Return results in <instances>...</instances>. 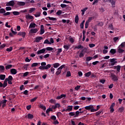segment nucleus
<instances>
[{
    "label": "nucleus",
    "mask_w": 125,
    "mask_h": 125,
    "mask_svg": "<svg viewBox=\"0 0 125 125\" xmlns=\"http://www.w3.org/2000/svg\"><path fill=\"white\" fill-rule=\"evenodd\" d=\"M41 64V66L39 67L40 70H48L49 68L51 67V64H48L46 65V62H42Z\"/></svg>",
    "instance_id": "nucleus-1"
},
{
    "label": "nucleus",
    "mask_w": 125,
    "mask_h": 125,
    "mask_svg": "<svg viewBox=\"0 0 125 125\" xmlns=\"http://www.w3.org/2000/svg\"><path fill=\"white\" fill-rule=\"evenodd\" d=\"M110 60V62H111L110 64H109V66H114V65H115L116 64H117V63H118V62H117V59H109Z\"/></svg>",
    "instance_id": "nucleus-2"
},
{
    "label": "nucleus",
    "mask_w": 125,
    "mask_h": 125,
    "mask_svg": "<svg viewBox=\"0 0 125 125\" xmlns=\"http://www.w3.org/2000/svg\"><path fill=\"white\" fill-rule=\"evenodd\" d=\"M15 5V2L14 0H11L6 4V6H14Z\"/></svg>",
    "instance_id": "nucleus-3"
},
{
    "label": "nucleus",
    "mask_w": 125,
    "mask_h": 125,
    "mask_svg": "<svg viewBox=\"0 0 125 125\" xmlns=\"http://www.w3.org/2000/svg\"><path fill=\"white\" fill-rule=\"evenodd\" d=\"M84 108L85 110H90V112H93V111H92V110H93V105H90L88 106H85Z\"/></svg>",
    "instance_id": "nucleus-4"
},
{
    "label": "nucleus",
    "mask_w": 125,
    "mask_h": 125,
    "mask_svg": "<svg viewBox=\"0 0 125 125\" xmlns=\"http://www.w3.org/2000/svg\"><path fill=\"white\" fill-rule=\"evenodd\" d=\"M123 47H120V46H119L117 48V52L118 53H120V54H122V53H124V52H125V50L123 49H122Z\"/></svg>",
    "instance_id": "nucleus-5"
},
{
    "label": "nucleus",
    "mask_w": 125,
    "mask_h": 125,
    "mask_svg": "<svg viewBox=\"0 0 125 125\" xmlns=\"http://www.w3.org/2000/svg\"><path fill=\"white\" fill-rule=\"evenodd\" d=\"M18 35V36H21L23 37V39H25V37H26V32H20Z\"/></svg>",
    "instance_id": "nucleus-6"
},
{
    "label": "nucleus",
    "mask_w": 125,
    "mask_h": 125,
    "mask_svg": "<svg viewBox=\"0 0 125 125\" xmlns=\"http://www.w3.org/2000/svg\"><path fill=\"white\" fill-rule=\"evenodd\" d=\"M115 106V103H113L111 104L110 107V113H113L115 111V109H114V106Z\"/></svg>",
    "instance_id": "nucleus-7"
},
{
    "label": "nucleus",
    "mask_w": 125,
    "mask_h": 125,
    "mask_svg": "<svg viewBox=\"0 0 125 125\" xmlns=\"http://www.w3.org/2000/svg\"><path fill=\"white\" fill-rule=\"evenodd\" d=\"M45 50H46L45 48H43L42 49H41V50L38 51L37 53L38 55L42 54V53H44V52H45Z\"/></svg>",
    "instance_id": "nucleus-8"
},
{
    "label": "nucleus",
    "mask_w": 125,
    "mask_h": 125,
    "mask_svg": "<svg viewBox=\"0 0 125 125\" xmlns=\"http://www.w3.org/2000/svg\"><path fill=\"white\" fill-rule=\"evenodd\" d=\"M17 4H18V5H19V6H24V5L26 4V3L23 1H17Z\"/></svg>",
    "instance_id": "nucleus-9"
},
{
    "label": "nucleus",
    "mask_w": 125,
    "mask_h": 125,
    "mask_svg": "<svg viewBox=\"0 0 125 125\" xmlns=\"http://www.w3.org/2000/svg\"><path fill=\"white\" fill-rule=\"evenodd\" d=\"M111 77L112 78V80L114 82H117L118 81V77L115 74H111Z\"/></svg>",
    "instance_id": "nucleus-10"
},
{
    "label": "nucleus",
    "mask_w": 125,
    "mask_h": 125,
    "mask_svg": "<svg viewBox=\"0 0 125 125\" xmlns=\"http://www.w3.org/2000/svg\"><path fill=\"white\" fill-rule=\"evenodd\" d=\"M25 18L26 20H31L32 19H34V17L33 16H31L30 15H26L25 16Z\"/></svg>",
    "instance_id": "nucleus-11"
},
{
    "label": "nucleus",
    "mask_w": 125,
    "mask_h": 125,
    "mask_svg": "<svg viewBox=\"0 0 125 125\" xmlns=\"http://www.w3.org/2000/svg\"><path fill=\"white\" fill-rule=\"evenodd\" d=\"M10 72L12 74V75H16L17 73V70L15 68H12L10 70Z\"/></svg>",
    "instance_id": "nucleus-12"
},
{
    "label": "nucleus",
    "mask_w": 125,
    "mask_h": 125,
    "mask_svg": "<svg viewBox=\"0 0 125 125\" xmlns=\"http://www.w3.org/2000/svg\"><path fill=\"white\" fill-rule=\"evenodd\" d=\"M42 37L38 36L35 39L36 42H40L42 40Z\"/></svg>",
    "instance_id": "nucleus-13"
},
{
    "label": "nucleus",
    "mask_w": 125,
    "mask_h": 125,
    "mask_svg": "<svg viewBox=\"0 0 125 125\" xmlns=\"http://www.w3.org/2000/svg\"><path fill=\"white\" fill-rule=\"evenodd\" d=\"M84 56V51L83 50L81 51L79 55L80 58H82V57H83Z\"/></svg>",
    "instance_id": "nucleus-14"
},
{
    "label": "nucleus",
    "mask_w": 125,
    "mask_h": 125,
    "mask_svg": "<svg viewBox=\"0 0 125 125\" xmlns=\"http://www.w3.org/2000/svg\"><path fill=\"white\" fill-rule=\"evenodd\" d=\"M72 110H73V106L72 105L67 106V108L66 109V111L67 112H72Z\"/></svg>",
    "instance_id": "nucleus-15"
},
{
    "label": "nucleus",
    "mask_w": 125,
    "mask_h": 125,
    "mask_svg": "<svg viewBox=\"0 0 125 125\" xmlns=\"http://www.w3.org/2000/svg\"><path fill=\"white\" fill-rule=\"evenodd\" d=\"M46 20H50L51 21H55V20H57V19H56V18H53V17H48L47 18H45Z\"/></svg>",
    "instance_id": "nucleus-16"
},
{
    "label": "nucleus",
    "mask_w": 125,
    "mask_h": 125,
    "mask_svg": "<svg viewBox=\"0 0 125 125\" xmlns=\"http://www.w3.org/2000/svg\"><path fill=\"white\" fill-rule=\"evenodd\" d=\"M5 67L3 65H0V73H4Z\"/></svg>",
    "instance_id": "nucleus-17"
},
{
    "label": "nucleus",
    "mask_w": 125,
    "mask_h": 125,
    "mask_svg": "<svg viewBox=\"0 0 125 125\" xmlns=\"http://www.w3.org/2000/svg\"><path fill=\"white\" fill-rule=\"evenodd\" d=\"M36 26H37V24H36V23H31L29 26V29L31 28H36Z\"/></svg>",
    "instance_id": "nucleus-18"
},
{
    "label": "nucleus",
    "mask_w": 125,
    "mask_h": 125,
    "mask_svg": "<svg viewBox=\"0 0 125 125\" xmlns=\"http://www.w3.org/2000/svg\"><path fill=\"white\" fill-rule=\"evenodd\" d=\"M30 32L32 34H36V33H37V32H38V29H37V28L31 29L30 30Z\"/></svg>",
    "instance_id": "nucleus-19"
},
{
    "label": "nucleus",
    "mask_w": 125,
    "mask_h": 125,
    "mask_svg": "<svg viewBox=\"0 0 125 125\" xmlns=\"http://www.w3.org/2000/svg\"><path fill=\"white\" fill-rule=\"evenodd\" d=\"M103 113H104L103 110H100L96 113L95 115L96 116V117H97V116H99V115H100V114H103Z\"/></svg>",
    "instance_id": "nucleus-20"
},
{
    "label": "nucleus",
    "mask_w": 125,
    "mask_h": 125,
    "mask_svg": "<svg viewBox=\"0 0 125 125\" xmlns=\"http://www.w3.org/2000/svg\"><path fill=\"white\" fill-rule=\"evenodd\" d=\"M110 53L111 54H115L117 53V50L116 49H111L110 51Z\"/></svg>",
    "instance_id": "nucleus-21"
},
{
    "label": "nucleus",
    "mask_w": 125,
    "mask_h": 125,
    "mask_svg": "<svg viewBox=\"0 0 125 125\" xmlns=\"http://www.w3.org/2000/svg\"><path fill=\"white\" fill-rule=\"evenodd\" d=\"M5 80L7 82V81H13V77H12V76L10 75L8 76V78H6Z\"/></svg>",
    "instance_id": "nucleus-22"
},
{
    "label": "nucleus",
    "mask_w": 125,
    "mask_h": 125,
    "mask_svg": "<svg viewBox=\"0 0 125 125\" xmlns=\"http://www.w3.org/2000/svg\"><path fill=\"white\" fill-rule=\"evenodd\" d=\"M109 2L111 4L112 7H115V5H116V2H115L114 0H110Z\"/></svg>",
    "instance_id": "nucleus-23"
},
{
    "label": "nucleus",
    "mask_w": 125,
    "mask_h": 125,
    "mask_svg": "<svg viewBox=\"0 0 125 125\" xmlns=\"http://www.w3.org/2000/svg\"><path fill=\"white\" fill-rule=\"evenodd\" d=\"M100 107H101L100 105H97V108L95 109H94V107L93 106V109L92 110V111H93V112H96L100 109Z\"/></svg>",
    "instance_id": "nucleus-24"
},
{
    "label": "nucleus",
    "mask_w": 125,
    "mask_h": 125,
    "mask_svg": "<svg viewBox=\"0 0 125 125\" xmlns=\"http://www.w3.org/2000/svg\"><path fill=\"white\" fill-rule=\"evenodd\" d=\"M5 79V75L4 74H1L0 75V80L1 81H4Z\"/></svg>",
    "instance_id": "nucleus-25"
},
{
    "label": "nucleus",
    "mask_w": 125,
    "mask_h": 125,
    "mask_svg": "<svg viewBox=\"0 0 125 125\" xmlns=\"http://www.w3.org/2000/svg\"><path fill=\"white\" fill-rule=\"evenodd\" d=\"M7 86V81L5 79L3 83V88H4Z\"/></svg>",
    "instance_id": "nucleus-26"
},
{
    "label": "nucleus",
    "mask_w": 125,
    "mask_h": 125,
    "mask_svg": "<svg viewBox=\"0 0 125 125\" xmlns=\"http://www.w3.org/2000/svg\"><path fill=\"white\" fill-rule=\"evenodd\" d=\"M49 102L51 104H56V101L54 99H51L49 101Z\"/></svg>",
    "instance_id": "nucleus-27"
},
{
    "label": "nucleus",
    "mask_w": 125,
    "mask_h": 125,
    "mask_svg": "<svg viewBox=\"0 0 125 125\" xmlns=\"http://www.w3.org/2000/svg\"><path fill=\"white\" fill-rule=\"evenodd\" d=\"M47 51H52L54 49L51 47H47L45 48Z\"/></svg>",
    "instance_id": "nucleus-28"
},
{
    "label": "nucleus",
    "mask_w": 125,
    "mask_h": 125,
    "mask_svg": "<svg viewBox=\"0 0 125 125\" xmlns=\"http://www.w3.org/2000/svg\"><path fill=\"white\" fill-rule=\"evenodd\" d=\"M60 66V64L58 62L55 63L53 64V67L54 68H58Z\"/></svg>",
    "instance_id": "nucleus-29"
},
{
    "label": "nucleus",
    "mask_w": 125,
    "mask_h": 125,
    "mask_svg": "<svg viewBox=\"0 0 125 125\" xmlns=\"http://www.w3.org/2000/svg\"><path fill=\"white\" fill-rule=\"evenodd\" d=\"M61 52H62V48L58 49V51L57 52L56 56H58L60 54Z\"/></svg>",
    "instance_id": "nucleus-30"
},
{
    "label": "nucleus",
    "mask_w": 125,
    "mask_h": 125,
    "mask_svg": "<svg viewBox=\"0 0 125 125\" xmlns=\"http://www.w3.org/2000/svg\"><path fill=\"white\" fill-rule=\"evenodd\" d=\"M75 23H76V24H78V23H79V16L78 15H76L75 16Z\"/></svg>",
    "instance_id": "nucleus-31"
},
{
    "label": "nucleus",
    "mask_w": 125,
    "mask_h": 125,
    "mask_svg": "<svg viewBox=\"0 0 125 125\" xmlns=\"http://www.w3.org/2000/svg\"><path fill=\"white\" fill-rule=\"evenodd\" d=\"M11 68H12V64H8L5 66V69L6 70L11 69Z\"/></svg>",
    "instance_id": "nucleus-32"
},
{
    "label": "nucleus",
    "mask_w": 125,
    "mask_h": 125,
    "mask_svg": "<svg viewBox=\"0 0 125 125\" xmlns=\"http://www.w3.org/2000/svg\"><path fill=\"white\" fill-rule=\"evenodd\" d=\"M80 115V111H77L76 112H75V116H74V118H78Z\"/></svg>",
    "instance_id": "nucleus-33"
},
{
    "label": "nucleus",
    "mask_w": 125,
    "mask_h": 125,
    "mask_svg": "<svg viewBox=\"0 0 125 125\" xmlns=\"http://www.w3.org/2000/svg\"><path fill=\"white\" fill-rule=\"evenodd\" d=\"M40 108H41V109H42L43 111H45L46 110V107H45V106L42 104H40Z\"/></svg>",
    "instance_id": "nucleus-34"
},
{
    "label": "nucleus",
    "mask_w": 125,
    "mask_h": 125,
    "mask_svg": "<svg viewBox=\"0 0 125 125\" xmlns=\"http://www.w3.org/2000/svg\"><path fill=\"white\" fill-rule=\"evenodd\" d=\"M39 64H41V63L34 62L32 64L31 67H32V68H33L34 67H37V66H38V65H39Z\"/></svg>",
    "instance_id": "nucleus-35"
},
{
    "label": "nucleus",
    "mask_w": 125,
    "mask_h": 125,
    "mask_svg": "<svg viewBox=\"0 0 125 125\" xmlns=\"http://www.w3.org/2000/svg\"><path fill=\"white\" fill-rule=\"evenodd\" d=\"M86 10H87V7H85V8L81 10L82 11V15H83L84 14V12H85V11H86Z\"/></svg>",
    "instance_id": "nucleus-36"
},
{
    "label": "nucleus",
    "mask_w": 125,
    "mask_h": 125,
    "mask_svg": "<svg viewBox=\"0 0 125 125\" xmlns=\"http://www.w3.org/2000/svg\"><path fill=\"white\" fill-rule=\"evenodd\" d=\"M75 48H77V49H83V47L82 45H79L78 46H75Z\"/></svg>",
    "instance_id": "nucleus-37"
},
{
    "label": "nucleus",
    "mask_w": 125,
    "mask_h": 125,
    "mask_svg": "<svg viewBox=\"0 0 125 125\" xmlns=\"http://www.w3.org/2000/svg\"><path fill=\"white\" fill-rule=\"evenodd\" d=\"M13 14L14 15H15L16 16H18L20 14V13L18 11H14L12 12Z\"/></svg>",
    "instance_id": "nucleus-38"
},
{
    "label": "nucleus",
    "mask_w": 125,
    "mask_h": 125,
    "mask_svg": "<svg viewBox=\"0 0 125 125\" xmlns=\"http://www.w3.org/2000/svg\"><path fill=\"white\" fill-rule=\"evenodd\" d=\"M92 57H87L86 59V62H88L90 60H92Z\"/></svg>",
    "instance_id": "nucleus-39"
},
{
    "label": "nucleus",
    "mask_w": 125,
    "mask_h": 125,
    "mask_svg": "<svg viewBox=\"0 0 125 125\" xmlns=\"http://www.w3.org/2000/svg\"><path fill=\"white\" fill-rule=\"evenodd\" d=\"M44 44H51V43L50 42H49V41H48V40L47 39H46L44 42H43Z\"/></svg>",
    "instance_id": "nucleus-40"
},
{
    "label": "nucleus",
    "mask_w": 125,
    "mask_h": 125,
    "mask_svg": "<svg viewBox=\"0 0 125 125\" xmlns=\"http://www.w3.org/2000/svg\"><path fill=\"white\" fill-rule=\"evenodd\" d=\"M28 119H34V115L31 114H28L27 115Z\"/></svg>",
    "instance_id": "nucleus-41"
},
{
    "label": "nucleus",
    "mask_w": 125,
    "mask_h": 125,
    "mask_svg": "<svg viewBox=\"0 0 125 125\" xmlns=\"http://www.w3.org/2000/svg\"><path fill=\"white\" fill-rule=\"evenodd\" d=\"M91 75V72H87L85 74H84V76L85 77H89V76H90Z\"/></svg>",
    "instance_id": "nucleus-42"
},
{
    "label": "nucleus",
    "mask_w": 125,
    "mask_h": 125,
    "mask_svg": "<svg viewBox=\"0 0 125 125\" xmlns=\"http://www.w3.org/2000/svg\"><path fill=\"white\" fill-rule=\"evenodd\" d=\"M22 75H23V77H27V76H28V75H29V74H30V72H26L24 73H21Z\"/></svg>",
    "instance_id": "nucleus-43"
},
{
    "label": "nucleus",
    "mask_w": 125,
    "mask_h": 125,
    "mask_svg": "<svg viewBox=\"0 0 125 125\" xmlns=\"http://www.w3.org/2000/svg\"><path fill=\"white\" fill-rule=\"evenodd\" d=\"M5 12V10L4 8H1L0 9V13L1 14H4Z\"/></svg>",
    "instance_id": "nucleus-44"
},
{
    "label": "nucleus",
    "mask_w": 125,
    "mask_h": 125,
    "mask_svg": "<svg viewBox=\"0 0 125 125\" xmlns=\"http://www.w3.org/2000/svg\"><path fill=\"white\" fill-rule=\"evenodd\" d=\"M57 15H58V16L61 15V14H62V10H58L57 13H56Z\"/></svg>",
    "instance_id": "nucleus-45"
},
{
    "label": "nucleus",
    "mask_w": 125,
    "mask_h": 125,
    "mask_svg": "<svg viewBox=\"0 0 125 125\" xmlns=\"http://www.w3.org/2000/svg\"><path fill=\"white\" fill-rule=\"evenodd\" d=\"M35 10H36V9L35 8H31L29 9V13H32V12H33V11H35Z\"/></svg>",
    "instance_id": "nucleus-46"
},
{
    "label": "nucleus",
    "mask_w": 125,
    "mask_h": 125,
    "mask_svg": "<svg viewBox=\"0 0 125 125\" xmlns=\"http://www.w3.org/2000/svg\"><path fill=\"white\" fill-rule=\"evenodd\" d=\"M34 16H35V17H40V16H41V12H37L36 14L34 15Z\"/></svg>",
    "instance_id": "nucleus-47"
},
{
    "label": "nucleus",
    "mask_w": 125,
    "mask_h": 125,
    "mask_svg": "<svg viewBox=\"0 0 125 125\" xmlns=\"http://www.w3.org/2000/svg\"><path fill=\"white\" fill-rule=\"evenodd\" d=\"M37 99H38V97H36L33 99H32L30 100V102L32 103V102H35V101H36V100H37Z\"/></svg>",
    "instance_id": "nucleus-48"
},
{
    "label": "nucleus",
    "mask_w": 125,
    "mask_h": 125,
    "mask_svg": "<svg viewBox=\"0 0 125 125\" xmlns=\"http://www.w3.org/2000/svg\"><path fill=\"white\" fill-rule=\"evenodd\" d=\"M12 47H10L9 48L6 49V51H8V52H10V51H12Z\"/></svg>",
    "instance_id": "nucleus-49"
},
{
    "label": "nucleus",
    "mask_w": 125,
    "mask_h": 125,
    "mask_svg": "<svg viewBox=\"0 0 125 125\" xmlns=\"http://www.w3.org/2000/svg\"><path fill=\"white\" fill-rule=\"evenodd\" d=\"M93 17H89L86 21L89 23L90 22H91V21L93 20Z\"/></svg>",
    "instance_id": "nucleus-50"
},
{
    "label": "nucleus",
    "mask_w": 125,
    "mask_h": 125,
    "mask_svg": "<svg viewBox=\"0 0 125 125\" xmlns=\"http://www.w3.org/2000/svg\"><path fill=\"white\" fill-rule=\"evenodd\" d=\"M88 25H89V22H88V21H86L85 23V29H87V28H88Z\"/></svg>",
    "instance_id": "nucleus-51"
},
{
    "label": "nucleus",
    "mask_w": 125,
    "mask_h": 125,
    "mask_svg": "<svg viewBox=\"0 0 125 125\" xmlns=\"http://www.w3.org/2000/svg\"><path fill=\"white\" fill-rule=\"evenodd\" d=\"M66 77H67V78L69 77H71V72H70L69 71H67Z\"/></svg>",
    "instance_id": "nucleus-52"
},
{
    "label": "nucleus",
    "mask_w": 125,
    "mask_h": 125,
    "mask_svg": "<svg viewBox=\"0 0 125 125\" xmlns=\"http://www.w3.org/2000/svg\"><path fill=\"white\" fill-rule=\"evenodd\" d=\"M61 74V70L59 69L56 72V74L57 76H58Z\"/></svg>",
    "instance_id": "nucleus-53"
},
{
    "label": "nucleus",
    "mask_w": 125,
    "mask_h": 125,
    "mask_svg": "<svg viewBox=\"0 0 125 125\" xmlns=\"http://www.w3.org/2000/svg\"><path fill=\"white\" fill-rule=\"evenodd\" d=\"M119 46H120V47H122L123 48H124V47H125V42H122V43L119 45Z\"/></svg>",
    "instance_id": "nucleus-54"
},
{
    "label": "nucleus",
    "mask_w": 125,
    "mask_h": 125,
    "mask_svg": "<svg viewBox=\"0 0 125 125\" xmlns=\"http://www.w3.org/2000/svg\"><path fill=\"white\" fill-rule=\"evenodd\" d=\"M68 115L69 116H71V117H75V112H69Z\"/></svg>",
    "instance_id": "nucleus-55"
},
{
    "label": "nucleus",
    "mask_w": 125,
    "mask_h": 125,
    "mask_svg": "<svg viewBox=\"0 0 125 125\" xmlns=\"http://www.w3.org/2000/svg\"><path fill=\"white\" fill-rule=\"evenodd\" d=\"M117 41H119V37H116L113 38L114 42H116Z\"/></svg>",
    "instance_id": "nucleus-56"
},
{
    "label": "nucleus",
    "mask_w": 125,
    "mask_h": 125,
    "mask_svg": "<svg viewBox=\"0 0 125 125\" xmlns=\"http://www.w3.org/2000/svg\"><path fill=\"white\" fill-rule=\"evenodd\" d=\"M63 48H64V49H66L67 50H68V49L70 48V46L69 45H64L63 46Z\"/></svg>",
    "instance_id": "nucleus-57"
},
{
    "label": "nucleus",
    "mask_w": 125,
    "mask_h": 125,
    "mask_svg": "<svg viewBox=\"0 0 125 125\" xmlns=\"http://www.w3.org/2000/svg\"><path fill=\"white\" fill-rule=\"evenodd\" d=\"M51 119L53 121H56V116H55V115H53L51 116Z\"/></svg>",
    "instance_id": "nucleus-58"
},
{
    "label": "nucleus",
    "mask_w": 125,
    "mask_h": 125,
    "mask_svg": "<svg viewBox=\"0 0 125 125\" xmlns=\"http://www.w3.org/2000/svg\"><path fill=\"white\" fill-rule=\"evenodd\" d=\"M65 66H66V65L62 64L59 68H58V70H62V69H63L65 67Z\"/></svg>",
    "instance_id": "nucleus-59"
},
{
    "label": "nucleus",
    "mask_w": 125,
    "mask_h": 125,
    "mask_svg": "<svg viewBox=\"0 0 125 125\" xmlns=\"http://www.w3.org/2000/svg\"><path fill=\"white\" fill-rule=\"evenodd\" d=\"M116 70L117 72H120L121 71V66L120 65H117L116 67Z\"/></svg>",
    "instance_id": "nucleus-60"
},
{
    "label": "nucleus",
    "mask_w": 125,
    "mask_h": 125,
    "mask_svg": "<svg viewBox=\"0 0 125 125\" xmlns=\"http://www.w3.org/2000/svg\"><path fill=\"white\" fill-rule=\"evenodd\" d=\"M56 108H58V109H60L61 107V105L59 104H55Z\"/></svg>",
    "instance_id": "nucleus-61"
},
{
    "label": "nucleus",
    "mask_w": 125,
    "mask_h": 125,
    "mask_svg": "<svg viewBox=\"0 0 125 125\" xmlns=\"http://www.w3.org/2000/svg\"><path fill=\"white\" fill-rule=\"evenodd\" d=\"M61 7H62V8H65V7H67V5L65 4H61Z\"/></svg>",
    "instance_id": "nucleus-62"
},
{
    "label": "nucleus",
    "mask_w": 125,
    "mask_h": 125,
    "mask_svg": "<svg viewBox=\"0 0 125 125\" xmlns=\"http://www.w3.org/2000/svg\"><path fill=\"white\" fill-rule=\"evenodd\" d=\"M28 93L29 91L27 90H25L23 92V93L24 95H28Z\"/></svg>",
    "instance_id": "nucleus-63"
},
{
    "label": "nucleus",
    "mask_w": 125,
    "mask_h": 125,
    "mask_svg": "<svg viewBox=\"0 0 125 125\" xmlns=\"http://www.w3.org/2000/svg\"><path fill=\"white\" fill-rule=\"evenodd\" d=\"M89 46L91 48H92V47H94V46H95V44L93 43H91L89 44Z\"/></svg>",
    "instance_id": "nucleus-64"
}]
</instances>
